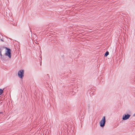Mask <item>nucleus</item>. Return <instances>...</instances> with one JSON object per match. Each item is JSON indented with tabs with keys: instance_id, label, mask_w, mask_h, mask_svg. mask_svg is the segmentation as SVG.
<instances>
[{
	"instance_id": "obj_9",
	"label": "nucleus",
	"mask_w": 135,
	"mask_h": 135,
	"mask_svg": "<svg viewBox=\"0 0 135 135\" xmlns=\"http://www.w3.org/2000/svg\"><path fill=\"white\" fill-rule=\"evenodd\" d=\"M1 52L0 51V55L1 56L0 58L3 56L2 55Z\"/></svg>"
},
{
	"instance_id": "obj_5",
	"label": "nucleus",
	"mask_w": 135,
	"mask_h": 135,
	"mask_svg": "<svg viewBox=\"0 0 135 135\" xmlns=\"http://www.w3.org/2000/svg\"><path fill=\"white\" fill-rule=\"evenodd\" d=\"M6 56H3L2 57H1L0 58L2 60H4L5 61H8L9 59H7Z\"/></svg>"
},
{
	"instance_id": "obj_11",
	"label": "nucleus",
	"mask_w": 135,
	"mask_h": 135,
	"mask_svg": "<svg viewBox=\"0 0 135 135\" xmlns=\"http://www.w3.org/2000/svg\"><path fill=\"white\" fill-rule=\"evenodd\" d=\"M1 40L2 41H3H3H3V40L2 39H1Z\"/></svg>"
},
{
	"instance_id": "obj_7",
	"label": "nucleus",
	"mask_w": 135,
	"mask_h": 135,
	"mask_svg": "<svg viewBox=\"0 0 135 135\" xmlns=\"http://www.w3.org/2000/svg\"><path fill=\"white\" fill-rule=\"evenodd\" d=\"M4 88L3 89H0V95L2 94L3 93V90H4Z\"/></svg>"
},
{
	"instance_id": "obj_10",
	"label": "nucleus",
	"mask_w": 135,
	"mask_h": 135,
	"mask_svg": "<svg viewBox=\"0 0 135 135\" xmlns=\"http://www.w3.org/2000/svg\"><path fill=\"white\" fill-rule=\"evenodd\" d=\"M3 114L2 112H0V114Z\"/></svg>"
},
{
	"instance_id": "obj_2",
	"label": "nucleus",
	"mask_w": 135,
	"mask_h": 135,
	"mask_svg": "<svg viewBox=\"0 0 135 135\" xmlns=\"http://www.w3.org/2000/svg\"><path fill=\"white\" fill-rule=\"evenodd\" d=\"M24 71L23 70H21L18 71V75L19 77L22 79L24 76Z\"/></svg>"
},
{
	"instance_id": "obj_6",
	"label": "nucleus",
	"mask_w": 135,
	"mask_h": 135,
	"mask_svg": "<svg viewBox=\"0 0 135 135\" xmlns=\"http://www.w3.org/2000/svg\"><path fill=\"white\" fill-rule=\"evenodd\" d=\"M6 47L4 46H1L0 47V51L2 52V51L4 49H6Z\"/></svg>"
},
{
	"instance_id": "obj_1",
	"label": "nucleus",
	"mask_w": 135,
	"mask_h": 135,
	"mask_svg": "<svg viewBox=\"0 0 135 135\" xmlns=\"http://www.w3.org/2000/svg\"><path fill=\"white\" fill-rule=\"evenodd\" d=\"M6 50L7 51L5 54V56H7L8 57V59L10 60L11 57V50L7 47L6 48Z\"/></svg>"
},
{
	"instance_id": "obj_12",
	"label": "nucleus",
	"mask_w": 135,
	"mask_h": 135,
	"mask_svg": "<svg viewBox=\"0 0 135 135\" xmlns=\"http://www.w3.org/2000/svg\"><path fill=\"white\" fill-rule=\"evenodd\" d=\"M47 75H49V74H47Z\"/></svg>"
},
{
	"instance_id": "obj_4",
	"label": "nucleus",
	"mask_w": 135,
	"mask_h": 135,
	"mask_svg": "<svg viewBox=\"0 0 135 135\" xmlns=\"http://www.w3.org/2000/svg\"><path fill=\"white\" fill-rule=\"evenodd\" d=\"M131 116L130 114H124L123 116L122 119L125 120L128 119Z\"/></svg>"
},
{
	"instance_id": "obj_3",
	"label": "nucleus",
	"mask_w": 135,
	"mask_h": 135,
	"mask_svg": "<svg viewBox=\"0 0 135 135\" xmlns=\"http://www.w3.org/2000/svg\"><path fill=\"white\" fill-rule=\"evenodd\" d=\"M106 122L105 117L104 116L101 120L100 122V127H104Z\"/></svg>"
},
{
	"instance_id": "obj_8",
	"label": "nucleus",
	"mask_w": 135,
	"mask_h": 135,
	"mask_svg": "<svg viewBox=\"0 0 135 135\" xmlns=\"http://www.w3.org/2000/svg\"><path fill=\"white\" fill-rule=\"evenodd\" d=\"M109 54V52L108 51H107L105 53L104 56L107 57Z\"/></svg>"
}]
</instances>
